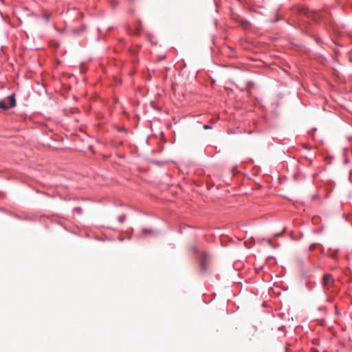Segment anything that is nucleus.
<instances>
[{"mask_svg":"<svg viewBox=\"0 0 352 352\" xmlns=\"http://www.w3.org/2000/svg\"><path fill=\"white\" fill-rule=\"evenodd\" d=\"M9 105L7 104L5 100H0V108L4 110H8L16 106L15 94H12L7 98Z\"/></svg>","mask_w":352,"mask_h":352,"instance_id":"2","label":"nucleus"},{"mask_svg":"<svg viewBox=\"0 0 352 352\" xmlns=\"http://www.w3.org/2000/svg\"><path fill=\"white\" fill-rule=\"evenodd\" d=\"M201 268H202L203 271L206 270V266H205L204 262L201 263Z\"/></svg>","mask_w":352,"mask_h":352,"instance_id":"8","label":"nucleus"},{"mask_svg":"<svg viewBox=\"0 0 352 352\" xmlns=\"http://www.w3.org/2000/svg\"><path fill=\"white\" fill-rule=\"evenodd\" d=\"M294 239H296V240H298V238L296 237V236H294Z\"/></svg>","mask_w":352,"mask_h":352,"instance_id":"12","label":"nucleus"},{"mask_svg":"<svg viewBox=\"0 0 352 352\" xmlns=\"http://www.w3.org/2000/svg\"><path fill=\"white\" fill-rule=\"evenodd\" d=\"M142 232L144 233H151L152 231L151 230H148L146 228L142 229Z\"/></svg>","mask_w":352,"mask_h":352,"instance_id":"7","label":"nucleus"},{"mask_svg":"<svg viewBox=\"0 0 352 352\" xmlns=\"http://www.w3.org/2000/svg\"><path fill=\"white\" fill-rule=\"evenodd\" d=\"M311 352H319V351L316 349H311Z\"/></svg>","mask_w":352,"mask_h":352,"instance_id":"10","label":"nucleus"},{"mask_svg":"<svg viewBox=\"0 0 352 352\" xmlns=\"http://www.w3.org/2000/svg\"><path fill=\"white\" fill-rule=\"evenodd\" d=\"M298 263H299L300 265H304V262L303 261H299Z\"/></svg>","mask_w":352,"mask_h":352,"instance_id":"11","label":"nucleus"},{"mask_svg":"<svg viewBox=\"0 0 352 352\" xmlns=\"http://www.w3.org/2000/svg\"><path fill=\"white\" fill-rule=\"evenodd\" d=\"M319 311H322V312H324V307H320L318 309Z\"/></svg>","mask_w":352,"mask_h":352,"instance_id":"9","label":"nucleus"},{"mask_svg":"<svg viewBox=\"0 0 352 352\" xmlns=\"http://www.w3.org/2000/svg\"><path fill=\"white\" fill-rule=\"evenodd\" d=\"M54 28L61 34H71V35H78L83 30V26H80V28L69 27L65 23H54Z\"/></svg>","mask_w":352,"mask_h":352,"instance_id":"1","label":"nucleus"},{"mask_svg":"<svg viewBox=\"0 0 352 352\" xmlns=\"http://www.w3.org/2000/svg\"><path fill=\"white\" fill-rule=\"evenodd\" d=\"M126 219V215L124 214H122L120 216H118V221L120 223H122Z\"/></svg>","mask_w":352,"mask_h":352,"instance_id":"4","label":"nucleus"},{"mask_svg":"<svg viewBox=\"0 0 352 352\" xmlns=\"http://www.w3.org/2000/svg\"><path fill=\"white\" fill-rule=\"evenodd\" d=\"M300 238L302 237V234L301 232L300 233Z\"/></svg>","mask_w":352,"mask_h":352,"instance_id":"13","label":"nucleus"},{"mask_svg":"<svg viewBox=\"0 0 352 352\" xmlns=\"http://www.w3.org/2000/svg\"><path fill=\"white\" fill-rule=\"evenodd\" d=\"M334 280L329 274H324L322 280V285L324 288H328L329 286L332 285Z\"/></svg>","mask_w":352,"mask_h":352,"instance_id":"3","label":"nucleus"},{"mask_svg":"<svg viewBox=\"0 0 352 352\" xmlns=\"http://www.w3.org/2000/svg\"><path fill=\"white\" fill-rule=\"evenodd\" d=\"M203 127L204 129H212V126H210L208 124H204Z\"/></svg>","mask_w":352,"mask_h":352,"instance_id":"6","label":"nucleus"},{"mask_svg":"<svg viewBox=\"0 0 352 352\" xmlns=\"http://www.w3.org/2000/svg\"><path fill=\"white\" fill-rule=\"evenodd\" d=\"M118 0H111V3L112 4L113 6H116L118 4Z\"/></svg>","mask_w":352,"mask_h":352,"instance_id":"5","label":"nucleus"},{"mask_svg":"<svg viewBox=\"0 0 352 352\" xmlns=\"http://www.w3.org/2000/svg\"><path fill=\"white\" fill-rule=\"evenodd\" d=\"M313 131H316V128H313L312 129Z\"/></svg>","mask_w":352,"mask_h":352,"instance_id":"14","label":"nucleus"}]
</instances>
